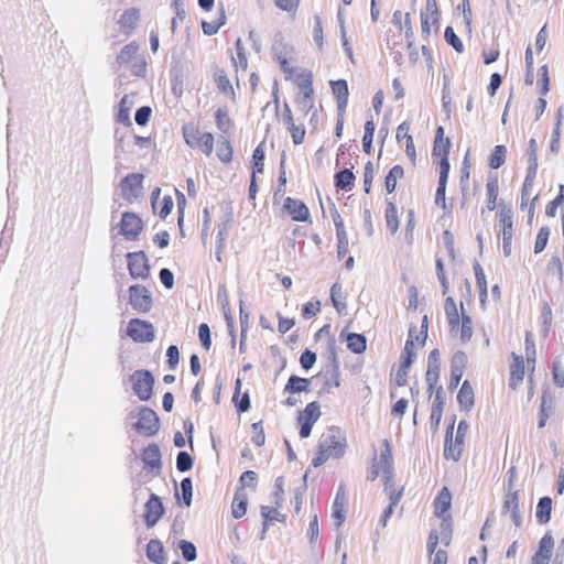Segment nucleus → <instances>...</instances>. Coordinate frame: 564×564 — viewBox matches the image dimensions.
I'll use <instances>...</instances> for the list:
<instances>
[{"label":"nucleus","instance_id":"nucleus-1","mask_svg":"<svg viewBox=\"0 0 564 564\" xmlns=\"http://www.w3.org/2000/svg\"><path fill=\"white\" fill-rule=\"evenodd\" d=\"M381 477L383 482V490L389 498L392 506H397L403 497L404 486H395L394 484V466L392 446L389 440L383 438L380 442V453L375 454L371 458L370 465L367 470V479L375 481Z\"/></svg>","mask_w":564,"mask_h":564},{"label":"nucleus","instance_id":"nucleus-2","mask_svg":"<svg viewBox=\"0 0 564 564\" xmlns=\"http://www.w3.org/2000/svg\"><path fill=\"white\" fill-rule=\"evenodd\" d=\"M524 351V356L516 352L510 355L508 386L510 389L517 390L527 377L529 390L532 393L534 388L533 376L536 365V348L533 334L529 330L525 332Z\"/></svg>","mask_w":564,"mask_h":564},{"label":"nucleus","instance_id":"nucleus-3","mask_svg":"<svg viewBox=\"0 0 564 564\" xmlns=\"http://www.w3.org/2000/svg\"><path fill=\"white\" fill-rule=\"evenodd\" d=\"M452 142L448 137L445 135V129L438 126L435 130V135L432 147V163L438 172V183L435 193V204L442 209H446V186L451 170L449 164V152Z\"/></svg>","mask_w":564,"mask_h":564},{"label":"nucleus","instance_id":"nucleus-4","mask_svg":"<svg viewBox=\"0 0 564 564\" xmlns=\"http://www.w3.org/2000/svg\"><path fill=\"white\" fill-rule=\"evenodd\" d=\"M452 507V494L447 487H443L433 500L434 514L441 519L438 530H431L427 538V552L435 551L438 543L448 546L452 541L453 528L452 516L448 513Z\"/></svg>","mask_w":564,"mask_h":564},{"label":"nucleus","instance_id":"nucleus-5","mask_svg":"<svg viewBox=\"0 0 564 564\" xmlns=\"http://www.w3.org/2000/svg\"><path fill=\"white\" fill-rule=\"evenodd\" d=\"M348 449L346 432L339 426L327 427L319 436L312 466L317 468L328 460L341 459Z\"/></svg>","mask_w":564,"mask_h":564},{"label":"nucleus","instance_id":"nucleus-6","mask_svg":"<svg viewBox=\"0 0 564 564\" xmlns=\"http://www.w3.org/2000/svg\"><path fill=\"white\" fill-rule=\"evenodd\" d=\"M444 312L451 335L462 344L470 341L474 334L473 321L466 314L463 302H460L458 310L455 300L452 296L446 297L444 301Z\"/></svg>","mask_w":564,"mask_h":564},{"label":"nucleus","instance_id":"nucleus-7","mask_svg":"<svg viewBox=\"0 0 564 564\" xmlns=\"http://www.w3.org/2000/svg\"><path fill=\"white\" fill-rule=\"evenodd\" d=\"M513 208L511 204L500 200V206L495 213V231L498 240L502 243V251L505 257H510L512 253L513 239H514V221Z\"/></svg>","mask_w":564,"mask_h":564},{"label":"nucleus","instance_id":"nucleus-8","mask_svg":"<svg viewBox=\"0 0 564 564\" xmlns=\"http://www.w3.org/2000/svg\"><path fill=\"white\" fill-rule=\"evenodd\" d=\"M392 24L395 31H390L388 34L387 42L389 47L394 50L403 45L408 47L412 46L414 33L410 13H403L400 10L394 11Z\"/></svg>","mask_w":564,"mask_h":564},{"label":"nucleus","instance_id":"nucleus-9","mask_svg":"<svg viewBox=\"0 0 564 564\" xmlns=\"http://www.w3.org/2000/svg\"><path fill=\"white\" fill-rule=\"evenodd\" d=\"M185 143L194 149L199 150L206 156H210L214 149V135L210 132H204L199 129L198 123L187 122L182 127Z\"/></svg>","mask_w":564,"mask_h":564},{"label":"nucleus","instance_id":"nucleus-10","mask_svg":"<svg viewBox=\"0 0 564 564\" xmlns=\"http://www.w3.org/2000/svg\"><path fill=\"white\" fill-rule=\"evenodd\" d=\"M427 338V316H423L421 329L419 334L415 335V329L411 327L409 329V337L405 341L403 351L401 354V370L403 372H408L409 368L414 361L415 358V344L416 346H423Z\"/></svg>","mask_w":564,"mask_h":564},{"label":"nucleus","instance_id":"nucleus-11","mask_svg":"<svg viewBox=\"0 0 564 564\" xmlns=\"http://www.w3.org/2000/svg\"><path fill=\"white\" fill-rule=\"evenodd\" d=\"M119 68L129 69L132 75L143 76L147 68V63L142 56L139 55V45L131 42L122 47L116 58Z\"/></svg>","mask_w":564,"mask_h":564},{"label":"nucleus","instance_id":"nucleus-12","mask_svg":"<svg viewBox=\"0 0 564 564\" xmlns=\"http://www.w3.org/2000/svg\"><path fill=\"white\" fill-rule=\"evenodd\" d=\"M286 80H290L297 88L301 102L305 107L311 108L313 106L315 95L313 72L301 67L299 70L293 72Z\"/></svg>","mask_w":564,"mask_h":564},{"label":"nucleus","instance_id":"nucleus-13","mask_svg":"<svg viewBox=\"0 0 564 564\" xmlns=\"http://www.w3.org/2000/svg\"><path fill=\"white\" fill-rule=\"evenodd\" d=\"M440 10L436 0H425V6L421 10V33L426 40L432 34H437L440 30Z\"/></svg>","mask_w":564,"mask_h":564},{"label":"nucleus","instance_id":"nucleus-14","mask_svg":"<svg viewBox=\"0 0 564 564\" xmlns=\"http://www.w3.org/2000/svg\"><path fill=\"white\" fill-rule=\"evenodd\" d=\"M281 216L289 217L294 223L312 224L308 206L301 199L286 196L280 208Z\"/></svg>","mask_w":564,"mask_h":564},{"label":"nucleus","instance_id":"nucleus-15","mask_svg":"<svg viewBox=\"0 0 564 564\" xmlns=\"http://www.w3.org/2000/svg\"><path fill=\"white\" fill-rule=\"evenodd\" d=\"M322 415L321 405L317 401H312L299 412L296 423L300 427L299 434L301 438H307L312 434L314 424Z\"/></svg>","mask_w":564,"mask_h":564},{"label":"nucleus","instance_id":"nucleus-16","mask_svg":"<svg viewBox=\"0 0 564 564\" xmlns=\"http://www.w3.org/2000/svg\"><path fill=\"white\" fill-rule=\"evenodd\" d=\"M130 381L135 395L140 400L147 401L151 398L153 393L154 378L150 371L135 370L130 376Z\"/></svg>","mask_w":564,"mask_h":564},{"label":"nucleus","instance_id":"nucleus-17","mask_svg":"<svg viewBox=\"0 0 564 564\" xmlns=\"http://www.w3.org/2000/svg\"><path fill=\"white\" fill-rule=\"evenodd\" d=\"M129 274L133 279L147 280L150 278V264L143 251L129 252L126 256Z\"/></svg>","mask_w":564,"mask_h":564},{"label":"nucleus","instance_id":"nucleus-18","mask_svg":"<svg viewBox=\"0 0 564 564\" xmlns=\"http://www.w3.org/2000/svg\"><path fill=\"white\" fill-rule=\"evenodd\" d=\"M127 335L135 343H150L155 337L153 325L140 318H132L127 326Z\"/></svg>","mask_w":564,"mask_h":564},{"label":"nucleus","instance_id":"nucleus-19","mask_svg":"<svg viewBox=\"0 0 564 564\" xmlns=\"http://www.w3.org/2000/svg\"><path fill=\"white\" fill-rule=\"evenodd\" d=\"M129 303L138 313H148L153 305L150 291L141 284L129 288Z\"/></svg>","mask_w":564,"mask_h":564},{"label":"nucleus","instance_id":"nucleus-20","mask_svg":"<svg viewBox=\"0 0 564 564\" xmlns=\"http://www.w3.org/2000/svg\"><path fill=\"white\" fill-rule=\"evenodd\" d=\"M265 150L264 143L261 142L252 153L251 159V177L249 186V198L256 199L258 193L257 175L262 174L264 171Z\"/></svg>","mask_w":564,"mask_h":564},{"label":"nucleus","instance_id":"nucleus-21","mask_svg":"<svg viewBox=\"0 0 564 564\" xmlns=\"http://www.w3.org/2000/svg\"><path fill=\"white\" fill-rule=\"evenodd\" d=\"M119 230L126 239L134 241L143 230V221L135 213H123L119 224Z\"/></svg>","mask_w":564,"mask_h":564},{"label":"nucleus","instance_id":"nucleus-22","mask_svg":"<svg viewBox=\"0 0 564 564\" xmlns=\"http://www.w3.org/2000/svg\"><path fill=\"white\" fill-rule=\"evenodd\" d=\"M534 182H535V180H532L531 177L530 178L524 177V181H523L522 187H521L520 209L528 212V224L529 225H531L534 219L536 203L539 199V194L531 197V192H532Z\"/></svg>","mask_w":564,"mask_h":564},{"label":"nucleus","instance_id":"nucleus-23","mask_svg":"<svg viewBox=\"0 0 564 564\" xmlns=\"http://www.w3.org/2000/svg\"><path fill=\"white\" fill-rule=\"evenodd\" d=\"M135 430L145 436H152L159 431V417L150 408H142L134 424Z\"/></svg>","mask_w":564,"mask_h":564},{"label":"nucleus","instance_id":"nucleus-24","mask_svg":"<svg viewBox=\"0 0 564 564\" xmlns=\"http://www.w3.org/2000/svg\"><path fill=\"white\" fill-rule=\"evenodd\" d=\"M143 175L140 173L128 174L120 183L121 196L133 202L142 194Z\"/></svg>","mask_w":564,"mask_h":564},{"label":"nucleus","instance_id":"nucleus-25","mask_svg":"<svg viewBox=\"0 0 564 564\" xmlns=\"http://www.w3.org/2000/svg\"><path fill=\"white\" fill-rule=\"evenodd\" d=\"M410 129H411V126L409 122L404 121V122L400 123L395 131V139L400 145H404L406 156L409 158L411 164L413 166H415L417 155H416V149H415L413 137L410 133Z\"/></svg>","mask_w":564,"mask_h":564},{"label":"nucleus","instance_id":"nucleus-26","mask_svg":"<svg viewBox=\"0 0 564 564\" xmlns=\"http://www.w3.org/2000/svg\"><path fill=\"white\" fill-rule=\"evenodd\" d=\"M441 373V360L438 350L434 349L429 355L427 370L425 380L427 383V391L433 394L434 389L441 387L438 384Z\"/></svg>","mask_w":564,"mask_h":564},{"label":"nucleus","instance_id":"nucleus-27","mask_svg":"<svg viewBox=\"0 0 564 564\" xmlns=\"http://www.w3.org/2000/svg\"><path fill=\"white\" fill-rule=\"evenodd\" d=\"M554 538L550 532L545 533L540 542L538 550L531 558V564H550L554 550Z\"/></svg>","mask_w":564,"mask_h":564},{"label":"nucleus","instance_id":"nucleus-28","mask_svg":"<svg viewBox=\"0 0 564 564\" xmlns=\"http://www.w3.org/2000/svg\"><path fill=\"white\" fill-rule=\"evenodd\" d=\"M143 468L148 473L158 474L161 468V452L156 444H150L141 453Z\"/></svg>","mask_w":564,"mask_h":564},{"label":"nucleus","instance_id":"nucleus-29","mask_svg":"<svg viewBox=\"0 0 564 564\" xmlns=\"http://www.w3.org/2000/svg\"><path fill=\"white\" fill-rule=\"evenodd\" d=\"M347 494L343 486H339L332 507V517L335 525L339 528L346 519Z\"/></svg>","mask_w":564,"mask_h":564},{"label":"nucleus","instance_id":"nucleus-30","mask_svg":"<svg viewBox=\"0 0 564 564\" xmlns=\"http://www.w3.org/2000/svg\"><path fill=\"white\" fill-rule=\"evenodd\" d=\"M519 500V490H509L505 495L502 505V512L510 513V517L517 527L521 524Z\"/></svg>","mask_w":564,"mask_h":564},{"label":"nucleus","instance_id":"nucleus-31","mask_svg":"<svg viewBox=\"0 0 564 564\" xmlns=\"http://www.w3.org/2000/svg\"><path fill=\"white\" fill-rule=\"evenodd\" d=\"M499 178L497 175L489 176L486 183V208L489 212H497L500 202L499 199Z\"/></svg>","mask_w":564,"mask_h":564},{"label":"nucleus","instance_id":"nucleus-32","mask_svg":"<svg viewBox=\"0 0 564 564\" xmlns=\"http://www.w3.org/2000/svg\"><path fill=\"white\" fill-rule=\"evenodd\" d=\"M332 93L336 99L337 111L346 112L348 106L349 89L345 79L332 80Z\"/></svg>","mask_w":564,"mask_h":564},{"label":"nucleus","instance_id":"nucleus-33","mask_svg":"<svg viewBox=\"0 0 564 564\" xmlns=\"http://www.w3.org/2000/svg\"><path fill=\"white\" fill-rule=\"evenodd\" d=\"M163 514V506L160 498L152 494L145 503L144 520L148 527H153Z\"/></svg>","mask_w":564,"mask_h":564},{"label":"nucleus","instance_id":"nucleus-34","mask_svg":"<svg viewBox=\"0 0 564 564\" xmlns=\"http://www.w3.org/2000/svg\"><path fill=\"white\" fill-rule=\"evenodd\" d=\"M453 430H454V423H452L447 427V431H446L444 456L446 459H452L454 462H457L462 456L464 443L452 440Z\"/></svg>","mask_w":564,"mask_h":564},{"label":"nucleus","instance_id":"nucleus-35","mask_svg":"<svg viewBox=\"0 0 564 564\" xmlns=\"http://www.w3.org/2000/svg\"><path fill=\"white\" fill-rule=\"evenodd\" d=\"M160 188H156L152 193V207L154 214L159 215L162 219H165L174 206V202L171 196H164L159 198Z\"/></svg>","mask_w":564,"mask_h":564},{"label":"nucleus","instance_id":"nucleus-36","mask_svg":"<svg viewBox=\"0 0 564 564\" xmlns=\"http://www.w3.org/2000/svg\"><path fill=\"white\" fill-rule=\"evenodd\" d=\"M214 82L221 94L226 95L232 102H236V91L230 83L227 73L224 69H217L215 72Z\"/></svg>","mask_w":564,"mask_h":564},{"label":"nucleus","instance_id":"nucleus-37","mask_svg":"<svg viewBox=\"0 0 564 564\" xmlns=\"http://www.w3.org/2000/svg\"><path fill=\"white\" fill-rule=\"evenodd\" d=\"M527 156H528V167H527L525 178L531 177L532 180H535L539 163H538V143H536L535 139H533V138L530 139V141L528 143Z\"/></svg>","mask_w":564,"mask_h":564},{"label":"nucleus","instance_id":"nucleus-38","mask_svg":"<svg viewBox=\"0 0 564 564\" xmlns=\"http://www.w3.org/2000/svg\"><path fill=\"white\" fill-rule=\"evenodd\" d=\"M140 20V11L135 8L123 11L118 20L120 29L126 33H130L138 24Z\"/></svg>","mask_w":564,"mask_h":564},{"label":"nucleus","instance_id":"nucleus-39","mask_svg":"<svg viewBox=\"0 0 564 564\" xmlns=\"http://www.w3.org/2000/svg\"><path fill=\"white\" fill-rule=\"evenodd\" d=\"M557 208L561 209L562 230L564 235V185H560L558 194L545 207V215L547 217H555Z\"/></svg>","mask_w":564,"mask_h":564},{"label":"nucleus","instance_id":"nucleus-40","mask_svg":"<svg viewBox=\"0 0 564 564\" xmlns=\"http://www.w3.org/2000/svg\"><path fill=\"white\" fill-rule=\"evenodd\" d=\"M474 389L468 380H465L458 391L457 401L460 405V409L464 411H469L474 406Z\"/></svg>","mask_w":564,"mask_h":564},{"label":"nucleus","instance_id":"nucleus-41","mask_svg":"<svg viewBox=\"0 0 564 564\" xmlns=\"http://www.w3.org/2000/svg\"><path fill=\"white\" fill-rule=\"evenodd\" d=\"M356 176L350 169H344L334 176L335 187L338 191H350L354 187Z\"/></svg>","mask_w":564,"mask_h":564},{"label":"nucleus","instance_id":"nucleus-42","mask_svg":"<svg viewBox=\"0 0 564 564\" xmlns=\"http://www.w3.org/2000/svg\"><path fill=\"white\" fill-rule=\"evenodd\" d=\"M403 177L404 169L400 164L392 166L384 177V189L387 194H392L397 188L398 182Z\"/></svg>","mask_w":564,"mask_h":564},{"label":"nucleus","instance_id":"nucleus-43","mask_svg":"<svg viewBox=\"0 0 564 564\" xmlns=\"http://www.w3.org/2000/svg\"><path fill=\"white\" fill-rule=\"evenodd\" d=\"M147 556L155 564H164L165 555L162 542L155 539L150 540L147 544Z\"/></svg>","mask_w":564,"mask_h":564},{"label":"nucleus","instance_id":"nucleus-44","mask_svg":"<svg viewBox=\"0 0 564 564\" xmlns=\"http://www.w3.org/2000/svg\"><path fill=\"white\" fill-rule=\"evenodd\" d=\"M384 219L388 230L393 235L399 229V217L395 204L392 200H386Z\"/></svg>","mask_w":564,"mask_h":564},{"label":"nucleus","instance_id":"nucleus-45","mask_svg":"<svg viewBox=\"0 0 564 564\" xmlns=\"http://www.w3.org/2000/svg\"><path fill=\"white\" fill-rule=\"evenodd\" d=\"M272 2L276 10L291 18L296 17L302 4V0H272Z\"/></svg>","mask_w":564,"mask_h":564},{"label":"nucleus","instance_id":"nucleus-46","mask_svg":"<svg viewBox=\"0 0 564 564\" xmlns=\"http://www.w3.org/2000/svg\"><path fill=\"white\" fill-rule=\"evenodd\" d=\"M507 152L506 145H496L488 156V166L491 170H498L506 162Z\"/></svg>","mask_w":564,"mask_h":564},{"label":"nucleus","instance_id":"nucleus-47","mask_svg":"<svg viewBox=\"0 0 564 564\" xmlns=\"http://www.w3.org/2000/svg\"><path fill=\"white\" fill-rule=\"evenodd\" d=\"M552 511V499L550 497H543L539 500L536 506L535 517L540 524H545L551 519Z\"/></svg>","mask_w":564,"mask_h":564},{"label":"nucleus","instance_id":"nucleus-48","mask_svg":"<svg viewBox=\"0 0 564 564\" xmlns=\"http://www.w3.org/2000/svg\"><path fill=\"white\" fill-rule=\"evenodd\" d=\"M241 391V380L237 379L235 382V393L232 397V402L237 406L239 412H247L250 408V398L248 392L240 393Z\"/></svg>","mask_w":564,"mask_h":564},{"label":"nucleus","instance_id":"nucleus-49","mask_svg":"<svg viewBox=\"0 0 564 564\" xmlns=\"http://www.w3.org/2000/svg\"><path fill=\"white\" fill-rule=\"evenodd\" d=\"M133 101L129 96H123L119 102L117 121L123 126H131L130 111L132 109Z\"/></svg>","mask_w":564,"mask_h":564},{"label":"nucleus","instance_id":"nucleus-50","mask_svg":"<svg viewBox=\"0 0 564 564\" xmlns=\"http://www.w3.org/2000/svg\"><path fill=\"white\" fill-rule=\"evenodd\" d=\"M347 348L354 354H362L367 348V339L364 335L349 333L346 337Z\"/></svg>","mask_w":564,"mask_h":564},{"label":"nucleus","instance_id":"nucleus-51","mask_svg":"<svg viewBox=\"0 0 564 564\" xmlns=\"http://www.w3.org/2000/svg\"><path fill=\"white\" fill-rule=\"evenodd\" d=\"M248 497L243 491H238L234 496L231 503L232 516L236 519L242 518L247 512Z\"/></svg>","mask_w":564,"mask_h":564},{"label":"nucleus","instance_id":"nucleus-52","mask_svg":"<svg viewBox=\"0 0 564 564\" xmlns=\"http://www.w3.org/2000/svg\"><path fill=\"white\" fill-rule=\"evenodd\" d=\"M310 379L291 376L284 387V391L289 393H300L308 390Z\"/></svg>","mask_w":564,"mask_h":564},{"label":"nucleus","instance_id":"nucleus-53","mask_svg":"<svg viewBox=\"0 0 564 564\" xmlns=\"http://www.w3.org/2000/svg\"><path fill=\"white\" fill-rule=\"evenodd\" d=\"M226 23V14L224 9H221L216 19L212 21H203L202 30L206 35H214L218 32V30L225 25Z\"/></svg>","mask_w":564,"mask_h":564},{"label":"nucleus","instance_id":"nucleus-54","mask_svg":"<svg viewBox=\"0 0 564 564\" xmlns=\"http://www.w3.org/2000/svg\"><path fill=\"white\" fill-rule=\"evenodd\" d=\"M216 154L223 163H230L232 160L234 150L231 143L226 138H220L217 143Z\"/></svg>","mask_w":564,"mask_h":564},{"label":"nucleus","instance_id":"nucleus-55","mask_svg":"<svg viewBox=\"0 0 564 564\" xmlns=\"http://www.w3.org/2000/svg\"><path fill=\"white\" fill-rule=\"evenodd\" d=\"M215 121L217 128L221 132H228L234 126V120L229 117L228 111L224 108H218L215 111Z\"/></svg>","mask_w":564,"mask_h":564},{"label":"nucleus","instance_id":"nucleus-56","mask_svg":"<svg viewBox=\"0 0 564 564\" xmlns=\"http://www.w3.org/2000/svg\"><path fill=\"white\" fill-rule=\"evenodd\" d=\"M271 501L272 505L276 507H282L284 501V479L283 477H278L273 485V490L271 492Z\"/></svg>","mask_w":564,"mask_h":564},{"label":"nucleus","instance_id":"nucleus-57","mask_svg":"<svg viewBox=\"0 0 564 564\" xmlns=\"http://www.w3.org/2000/svg\"><path fill=\"white\" fill-rule=\"evenodd\" d=\"M279 508L280 507H276L275 505L261 506V516L265 523L273 521H284L285 516L280 513Z\"/></svg>","mask_w":564,"mask_h":564},{"label":"nucleus","instance_id":"nucleus-58","mask_svg":"<svg viewBox=\"0 0 564 564\" xmlns=\"http://www.w3.org/2000/svg\"><path fill=\"white\" fill-rule=\"evenodd\" d=\"M549 237H550V229L545 226L541 227L538 231L535 242H534V252L535 253H540L545 249L547 241H549Z\"/></svg>","mask_w":564,"mask_h":564},{"label":"nucleus","instance_id":"nucleus-59","mask_svg":"<svg viewBox=\"0 0 564 564\" xmlns=\"http://www.w3.org/2000/svg\"><path fill=\"white\" fill-rule=\"evenodd\" d=\"M444 37L446 42L453 46V48L462 53L464 51V44L460 39L456 35L454 29L452 26H447L444 32Z\"/></svg>","mask_w":564,"mask_h":564},{"label":"nucleus","instance_id":"nucleus-60","mask_svg":"<svg viewBox=\"0 0 564 564\" xmlns=\"http://www.w3.org/2000/svg\"><path fill=\"white\" fill-rule=\"evenodd\" d=\"M373 178V164L371 161H368L364 166V191L366 194H369L371 192Z\"/></svg>","mask_w":564,"mask_h":564},{"label":"nucleus","instance_id":"nucleus-61","mask_svg":"<svg viewBox=\"0 0 564 564\" xmlns=\"http://www.w3.org/2000/svg\"><path fill=\"white\" fill-rule=\"evenodd\" d=\"M475 278H476V284L479 291V295L481 299L487 297V280L486 275L484 273V270L478 264L475 267Z\"/></svg>","mask_w":564,"mask_h":564},{"label":"nucleus","instance_id":"nucleus-62","mask_svg":"<svg viewBox=\"0 0 564 564\" xmlns=\"http://www.w3.org/2000/svg\"><path fill=\"white\" fill-rule=\"evenodd\" d=\"M538 85L540 86V94L542 96H545L549 93V85H550V78H549V70L547 66L543 65L539 68V80Z\"/></svg>","mask_w":564,"mask_h":564},{"label":"nucleus","instance_id":"nucleus-63","mask_svg":"<svg viewBox=\"0 0 564 564\" xmlns=\"http://www.w3.org/2000/svg\"><path fill=\"white\" fill-rule=\"evenodd\" d=\"M251 441L257 446H262L265 442V435L261 422L251 425Z\"/></svg>","mask_w":564,"mask_h":564},{"label":"nucleus","instance_id":"nucleus-64","mask_svg":"<svg viewBox=\"0 0 564 564\" xmlns=\"http://www.w3.org/2000/svg\"><path fill=\"white\" fill-rule=\"evenodd\" d=\"M176 467L184 473L193 467V459L187 452H180L176 458Z\"/></svg>","mask_w":564,"mask_h":564}]
</instances>
